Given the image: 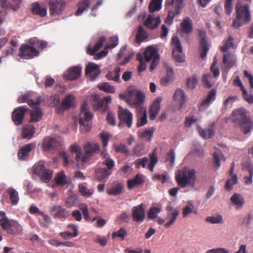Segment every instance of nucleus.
<instances>
[{"label": "nucleus", "instance_id": "1", "mask_svg": "<svg viewBox=\"0 0 253 253\" xmlns=\"http://www.w3.org/2000/svg\"><path fill=\"white\" fill-rule=\"evenodd\" d=\"M231 120L235 126L239 127L244 134L249 133L253 127V123L247 116L244 109L234 110L232 112Z\"/></svg>", "mask_w": 253, "mask_h": 253}, {"label": "nucleus", "instance_id": "2", "mask_svg": "<svg viewBox=\"0 0 253 253\" xmlns=\"http://www.w3.org/2000/svg\"><path fill=\"white\" fill-rule=\"evenodd\" d=\"M236 18L233 21L232 26L234 28H239L243 24H248L251 21V14L250 5L248 4H242L238 2L235 5Z\"/></svg>", "mask_w": 253, "mask_h": 253}, {"label": "nucleus", "instance_id": "3", "mask_svg": "<svg viewBox=\"0 0 253 253\" xmlns=\"http://www.w3.org/2000/svg\"><path fill=\"white\" fill-rule=\"evenodd\" d=\"M178 186L184 188L187 186L194 188L196 183L195 171L187 168H184L176 171L175 176Z\"/></svg>", "mask_w": 253, "mask_h": 253}, {"label": "nucleus", "instance_id": "4", "mask_svg": "<svg viewBox=\"0 0 253 253\" xmlns=\"http://www.w3.org/2000/svg\"><path fill=\"white\" fill-rule=\"evenodd\" d=\"M119 97L135 108H139L142 105L145 98L141 91L132 88H129L126 93L120 94Z\"/></svg>", "mask_w": 253, "mask_h": 253}, {"label": "nucleus", "instance_id": "5", "mask_svg": "<svg viewBox=\"0 0 253 253\" xmlns=\"http://www.w3.org/2000/svg\"><path fill=\"white\" fill-rule=\"evenodd\" d=\"M166 5L168 9L166 23L171 24L174 18L181 12L183 7V0H166Z\"/></svg>", "mask_w": 253, "mask_h": 253}, {"label": "nucleus", "instance_id": "6", "mask_svg": "<svg viewBox=\"0 0 253 253\" xmlns=\"http://www.w3.org/2000/svg\"><path fill=\"white\" fill-rule=\"evenodd\" d=\"M87 104L85 102L84 103L81 107L79 115V123L80 125V130L83 133L89 131L91 128L93 114L87 111Z\"/></svg>", "mask_w": 253, "mask_h": 253}, {"label": "nucleus", "instance_id": "7", "mask_svg": "<svg viewBox=\"0 0 253 253\" xmlns=\"http://www.w3.org/2000/svg\"><path fill=\"white\" fill-rule=\"evenodd\" d=\"M144 56L145 60L146 62L153 59L149 69L150 71H152L156 68L159 62L160 58L158 49L153 46H149L145 50Z\"/></svg>", "mask_w": 253, "mask_h": 253}, {"label": "nucleus", "instance_id": "8", "mask_svg": "<svg viewBox=\"0 0 253 253\" xmlns=\"http://www.w3.org/2000/svg\"><path fill=\"white\" fill-rule=\"evenodd\" d=\"M118 116L119 120V126L123 124L129 128L131 126L133 122V114L129 110L120 106L118 111Z\"/></svg>", "mask_w": 253, "mask_h": 253}, {"label": "nucleus", "instance_id": "9", "mask_svg": "<svg viewBox=\"0 0 253 253\" xmlns=\"http://www.w3.org/2000/svg\"><path fill=\"white\" fill-rule=\"evenodd\" d=\"M19 56L24 59H30L40 54L39 51L34 47L27 44H22L19 50Z\"/></svg>", "mask_w": 253, "mask_h": 253}, {"label": "nucleus", "instance_id": "10", "mask_svg": "<svg viewBox=\"0 0 253 253\" xmlns=\"http://www.w3.org/2000/svg\"><path fill=\"white\" fill-rule=\"evenodd\" d=\"M30 109L26 106H22L15 108L12 114V120L16 126L21 125L23 122L25 115Z\"/></svg>", "mask_w": 253, "mask_h": 253}, {"label": "nucleus", "instance_id": "11", "mask_svg": "<svg viewBox=\"0 0 253 253\" xmlns=\"http://www.w3.org/2000/svg\"><path fill=\"white\" fill-rule=\"evenodd\" d=\"M70 150L72 153L75 152L76 153L75 159L79 166H81L82 167L89 158V156L88 155H83L80 146L77 144L71 145L70 147Z\"/></svg>", "mask_w": 253, "mask_h": 253}, {"label": "nucleus", "instance_id": "12", "mask_svg": "<svg viewBox=\"0 0 253 253\" xmlns=\"http://www.w3.org/2000/svg\"><path fill=\"white\" fill-rule=\"evenodd\" d=\"M132 220L136 222H142L146 217L144 206L141 204L132 208Z\"/></svg>", "mask_w": 253, "mask_h": 253}, {"label": "nucleus", "instance_id": "13", "mask_svg": "<svg viewBox=\"0 0 253 253\" xmlns=\"http://www.w3.org/2000/svg\"><path fill=\"white\" fill-rule=\"evenodd\" d=\"M49 4L50 13L52 15H58L63 10L66 2L64 0H51Z\"/></svg>", "mask_w": 253, "mask_h": 253}, {"label": "nucleus", "instance_id": "14", "mask_svg": "<svg viewBox=\"0 0 253 253\" xmlns=\"http://www.w3.org/2000/svg\"><path fill=\"white\" fill-rule=\"evenodd\" d=\"M85 75L88 76L91 81L94 80L101 73V70L98 65L90 63L85 68Z\"/></svg>", "mask_w": 253, "mask_h": 253}, {"label": "nucleus", "instance_id": "15", "mask_svg": "<svg viewBox=\"0 0 253 253\" xmlns=\"http://www.w3.org/2000/svg\"><path fill=\"white\" fill-rule=\"evenodd\" d=\"M50 212L54 217L59 219H65L69 216V211L60 205L53 206Z\"/></svg>", "mask_w": 253, "mask_h": 253}, {"label": "nucleus", "instance_id": "16", "mask_svg": "<svg viewBox=\"0 0 253 253\" xmlns=\"http://www.w3.org/2000/svg\"><path fill=\"white\" fill-rule=\"evenodd\" d=\"M34 143H28L22 146L18 152L19 160L24 161L28 158L30 152L35 147Z\"/></svg>", "mask_w": 253, "mask_h": 253}, {"label": "nucleus", "instance_id": "17", "mask_svg": "<svg viewBox=\"0 0 253 253\" xmlns=\"http://www.w3.org/2000/svg\"><path fill=\"white\" fill-rule=\"evenodd\" d=\"M162 100V97L160 96L155 99L149 111L150 119L154 120L158 115L161 106L160 103Z\"/></svg>", "mask_w": 253, "mask_h": 253}, {"label": "nucleus", "instance_id": "18", "mask_svg": "<svg viewBox=\"0 0 253 253\" xmlns=\"http://www.w3.org/2000/svg\"><path fill=\"white\" fill-rule=\"evenodd\" d=\"M18 103L26 102L28 104L32 107L34 105H39L41 102V96H39L36 97V99L34 101L31 98V96L29 94L20 95L18 99Z\"/></svg>", "mask_w": 253, "mask_h": 253}, {"label": "nucleus", "instance_id": "19", "mask_svg": "<svg viewBox=\"0 0 253 253\" xmlns=\"http://www.w3.org/2000/svg\"><path fill=\"white\" fill-rule=\"evenodd\" d=\"M199 36L201 38V40L200 41V46L201 48V57L202 58L204 59L206 56L207 52L209 50L206 40V32L203 30H200Z\"/></svg>", "mask_w": 253, "mask_h": 253}, {"label": "nucleus", "instance_id": "20", "mask_svg": "<svg viewBox=\"0 0 253 253\" xmlns=\"http://www.w3.org/2000/svg\"><path fill=\"white\" fill-rule=\"evenodd\" d=\"M180 30L182 33L189 34L193 31L192 21L189 17L183 19L180 24Z\"/></svg>", "mask_w": 253, "mask_h": 253}, {"label": "nucleus", "instance_id": "21", "mask_svg": "<svg viewBox=\"0 0 253 253\" xmlns=\"http://www.w3.org/2000/svg\"><path fill=\"white\" fill-rule=\"evenodd\" d=\"M21 2V0H0V6L16 10L19 8Z\"/></svg>", "mask_w": 253, "mask_h": 253}, {"label": "nucleus", "instance_id": "22", "mask_svg": "<svg viewBox=\"0 0 253 253\" xmlns=\"http://www.w3.org/2000/svg\"><path fill=\"white\" fill-rule=\"evenodd\" d=\"M60 145L56 139L50 137H47L43 139L42 147L44 151H48L50 148L56 149Z\"/></svg>", "mask_w": 253, "mask_h": 253}, {"label": "nucleus", "instance_id": "23", "mask_svg": "<svg viewBox=\"0 0 253 253\" xmlns=\"http://www.w3.org/2000/svg\"><path fill=\"white\" fill-rule=\"evenodd\" d=\"M82 73V68L79 66H74L70 68L65 75L67 79L75 80L79 78Z\"/></svg>", "mask_w": 253, "mask_h": 253}, {"label": "nucleus", "instance_id": "24", "mask_svg": "<svg viewBox=\"0 0 253 253\" xmlns=\"http://www.w3.org/2000/svg\"><path fill=\"white\" fill-rule=\"evenodd\" d=\"M161 20L159 16L154 17V16L150 14L145 21L144 25L147 28L153 30L157 28L160 24Z\"/></svg>", "mask_w": 253, "mask_h": 253}, {"label": "nucleus", "instance_id": "25", "mask_svg": "<svg viewBox=\"0 0 253 253\" xmlns=\"http://www.w3.org/2000/svg\"><path fill=\"white\" fill-rule=\"evenodd\" d=\"M231 203L235 206L236 209L239 210L241 209L245 203V200L243 196L239 193H234L230 198Z\"/></svg>", "mask_w": 253, "mask_h": 253}, {"label": "nucleus", "instance_id": "26", "mask_svg": "<svg viewBox=\"0 0 253 253\" xmlns=\"http://www.w3.org/2000/svg\"><path fill=\"white\" fill-rule=\"evenodd\" d=\"M105 42L106 38L103 36L99 38L93 48H92L90 45H88L86 49L87 54L90 55H94V54L102 47Z\"/></svg>", "mask_w": 253, "mask_h": 253}, {"label": "nucleus", "instance_id": "27", "mask_svg": "<svg viewBox=\"0 0 253 253\" xmlns=\"http://www.w3.org/2000/svg\"><path fill=\"white\" fill-rule=\"evenodd\" d=\"M105 42L106 38L103 36L99 38L93 48H92L90 45H88L86 49L87 54L90 55H94V54L102 47Z\"/></svg>", "mask_w": 253, "mask_h": 253}, {"label": "nucleus", "instance_id": "28", "mask_svg": "<svg viewBox=\"0 0 253 253\" xmlns=\"http://www.w3.org/2000/svg\"><path fill=\"white\" fill-rule=\"evenodd\" d=\"M186 98V96L183 90L181 89H177L175 90L174 94L173 95V99L175 101L177 102V103L180 105L179 109H181L185 103Z\"/></svg>", "mask_w": 253, "mask_h": 253}, {"label": "nucleus", "instance_id": "29", "mask_svg": "<svg viewBox=\"0 0 253 253\" xmlns=\"http://www.w3.org/2000/svg\"><path fill=\"white\" fill-rule=\"evenodd\" d=\"M36 132L34 126L27 124L23 127L21 135L23 138L31 139Z\"/></svg>", "mask_w": 253, "mask_h": 253}, {"label": "nucleus", "instance_id": "30", "mask_svg": "<svg viewBox=\"0 0 253 253\" xmlns=\"http://www.w3.org/2000/svg\"><path fill=\"white\" fill-rule=\"evenodd\" d=\"M216 125L215 122H213L211 128L203 129L200 128L199 132L200 135L205 139H208L212 137L214 135V127Z\"/></svg>", "mask_w": 253, "mask_h": 253}, {"label": "nucleus", "instance_id": "31", "mask_svg": "<svg viewBox=\"0 0 253 253\" xmlns=\"http://www.w3.org/2000/svg\"><path fill=\"white\" fill-rule=\"evenodd\" d=\"M23 228L17 221H13L11 223L9 229L7 231L9 234L12 235H21L22 233Z\"/></svg>", "mask_w": 253, "mask_h": 253}, {"label": "nucleus", "instance_id": "32", "mask_svg": "<svg viewBox=\"0 0 253 253\" xmlns=\"http://www.w3.org/2000/svg\"><path fill=\"white\" fill-rule=\"evenodd\" d=\"M144 182V179L141 175L137 174L134 178L128 180V188L129 189H132L137 185L143 184Z\"/></svg>", "mask_w": 253, "mask_h": 253}, {"label": "nucleus", "instance_id": "33", "mask_svg": "<svg viewBox=\"0 0 253 253\" xmlns=\"http://www.w3.org/2000/svg\"><path fill=\"white\" fill-rule=\"evenodd\" d=\"M96 178L99 181H102L107 178L112 173L110 170L106 169V168H98L95 171Z\"/></svg>", "mask_w": 253, "mask_h": 253}, {"label": "nucleus", "instance_id": "34", "mask_svg": "<svg viewBox=\"0 0 253 253\" xmlns=\"http://www.w3.org/2000/svg\"><path fill=\"white\" fill-rule=\"evenodd\" d=\"M236 61V58L230 52H227L223 54V63L229 68H232Z\"/></svg>", "mask_w": 253, "mask_h": 253}, {"label": "nucleus", "instance_id": "35", "mask_svg": "<svg viewBox=\"0 0 253 253\" xmlns=\"http://www.w3.org/2000/svg\"><path fill=\"white\" fill-rule=\"evenodd\" d=\"M30 112V122H38L42 119V113L40 108H36L35 110H31Z\"/></svg>", "mask_w": 253, "mask_h": 253}, {"label": "nucleus", "instance_id": "36", "mask_svg": "<svg viewBox=\"0 0 253 253\" xmlns=\"http://www.w3.org/2000/svg\"><path fill=\"white\" fill-rule=\"evenodd\" d=\"M84 150L87 154H91L93 153L98 152L99 151V145L97 143L93 144L87 142L84 146Z\"/></svg>", "mask_w": 253, "mask_h": 253}, {"label": "nucleus", "instance_id": "37", "mask_svg": "<svg viewBox=\"0 0 253 253\" xmlns=\"http://www.w3.org/2000/svg\"><path fill=\"white\" fill-rule=\"evenodd\" d=\"M121 71L119 67H116L114 71L109 72L107 73L106 76L108 80L114 81L116 82H120V73Z\"/></svg>", "mask_w": 253, "mask_h": 253}, {"label": "nucleus", "instance_id": "38", "mask_svg": "<svg viewBox=\"0 0 253 253\" xmlns=\"http://www.w3.org/2000/svg\"><path fill=\"white\" fill-rule=\"evenodd\" d=\"M75 97L72 94L67 95L62 102V105L65 110H69L74 105Z\"/></svg>", "mask_w": 253, "mask_h": 253}, {"label": "nucleus", "instance_id": "39", "mask_svg": "<svg viewBox=\"0 0 253 253\" xmlns=\"http://www.w3.org/2000/svg\"><path fill=\"white\" fill-rule=\"evenodd\" d=\"M32 12L36 15H39L43 17L46 14V9L42 7L38 3H34L32 4Z\"/></svg>", "mask_w": 253, "mask_h": 253}, {"label": "nucleus", "instance_id": "40", "mask_svg": "<svg viewBox=\"0 0 253 253\" xmlns=\"http://www.w3.org/2000/svg\"><path fill=\"white\" fill-rule=\"evenodd\" d=\"M7 193L9 195V198L12 205H16L19 201L18 193L16 190L12 188L7 189Z\"/></svg>", "mask_w": 253, "mask_h": 253}, {"label": "nucleus", "instance_id": "41", "mask_svg": "<svg viewBox=\"0 0 253 253\" xmlns=\"http://www.w3.org/2000/svg\"><path fill=\"white\" fill-rule=\"evenodd\" d=\"M149 156L150 158V162L148 165V168L151 172H153L155 165L158 162V158L156 150H155L152 153L149 154Z\"/></svg>", "mask_w": 253, "mask_h": 253}, {"label": "nucleus", "instance_id": "42", "mask_svg": "<svg viewBox=\"0 0 253 253\" xmlns=\"http://www.w3.org/2000/svg\"><path fill=\"white\" fill-rule=\"evenodd\" d=\"M124 188V185L119 183L108 190L107 193L110 195H118L120 194Z\"/></svg>", "mask_w": 253, "mask_h": 253}, {"label": "nucleus", "instance_id": "43", "mask_svg": "<svg viewBox=\"0 0 253 253\" xmlns=\"http://www.w3.org/2000/svg\"><path fill=\"white\" fill-rule=\"evenodd\" d=\"M91 98L92 100V105L94 109L99 110L101 109L103 107L104 101L103 99H100L98 95H92Z\"/></svg>", "mask_w": 253, "mask_h": 253}, {"label": "nucleus", "instance_id": "44", "mask_svg": "<svg viewBox=\"0 0 253 253\" xmlns=\"http://www.w3.org/2000/svg\"><path fill=\"white\" fill-rule=\"evenodd\" d=\"M171 43L173 46L172 53L182 52V47L179 38L175 36L171 39Z\"/></svg>", "mask_w": 253, "mask_h": 253}, {"label": "nucleus", "instance_id": "45", "mask_svg": "<svg viewBox=\"0 0 253 253\" xmlns=\"http://www.w3.org/2000/svg\"><path fill=\"white\" fill-rule=\"evenodd\" d=\"M173 76L172 69L171 68H168L167 75L161 79V84L164 86L167 85L171 81Z\"/></svg>", "mask_w": 253, "mask_h": 253}, {"label": "nucleus", "instance_id": "46", "mask_svg": "<svg viewBox=\"0 0 253 253\" xmlns=\"http://www.w3.org/2000/svg\"><path fill=\"white\" fill-rule=\"evenodd\" d=\"M34 173L40 176L43 172L45 171L46 168L44 165V163L43 161H40L37 164H36L33 167Z\"/></svg>", "mask_w": 253, "mask_h": 253}, {"label": "nucleus", "instance_id": "47", "mask_svg": "<svg viewBox=\"0 0 253 253\" xmlns=\"http://www.w3.org/2000/svg\"><path fill=\"white\" fill-rule=\"evenodd\" d=\"M162 0H151L149 5V10L151 13L160 10L162 7Z\"/></svg>", "mask_w": 253, "mask_h": 253}, {"label": "nucleus", "instance_id": "48", "mask_svg": "<svg viewBox=\"0 0 253 253\" xmlns=\"http://www.w3.org/2000/svg\"><path fill=\"white\" fill-rule=\"evenodd\" d=\"M148 37V34L142 26L138 27L136 34V40L137 42H141L146 39Z\"/></svg>", "mask_w": 253, "mask_h": 253}, {"label": "nucleus", "instance_id": "49", "mask_svg": "<svg viewBox=\"0 0 253 253\" xmlns=\"http://www.w3.org/2000/svg\"><path fill=\"white\" fill-rule=\"evenodd\" d=\"M90 3V0H84L78 4V8L76 12V15L79 16L83 13L85 9L89 6Z\"/></svg>", "mask_w": 253, "mask_h": 253}, {"label": "nucleus", "instance_id": "50", "mask_svg": "<svg viewBox=\"0 0 253 253\" xmlns=\"http://www.w3.org/2000/svg\"><path fill=\"white\" fill-rule=\"evenodd\" d=\"M202 81L204 86L209 88L211 87L214 84L210 74H204L202 78Z\"/></svg>", "mask_w": 253, "mask_h": 253}, {"label": "nucleus", "instance_id": "51", "mask_svg": "<svg viewBox=\"0 0 253 253\" xmlns=\"http://www.w3.org/2000/svg\"><path fill=\"white\" fill-rule=\"evenodd\" d=\"M215 95L216 90L212 89L209 92L207 97L201 102V105L203 106L208 105L211 101L215 100Z\"/></svg>", "mask_w": 253, "mask_h": 253}, {"label": "nucleus", "instance_id": "52", "mask_svg": "<svg viewBox=\"0 0 253 253\" xmlns=\"http://www.w3.org/2000/svg\"><path fill=\"white\" fill-rule=\"evenodd\" d=\"M140 112L142 114V116L139 117L138 119L137 123V127L143 126L146 124L147 123V117L146 109L143 108H141L140 109Z\"/></svg>", "mask_w": 253, "mask_h": 253}, {"label": "nucleus", "instance_id": "53", "mask_svg": "<svg viewBox=\"0 0 253 253\" xmlns=\"http://www.w3.org/2000/svg\"><path fill=\"white\" fill-rule=\"evenodd\" d=\"M247 170L249 172V175L245 176L243 179L245 184L249 185L253 182V166L252 165H249L247 167Z\"/></svg>", "mask_w": 253, "mask_h": 253}, {"label": "nucleus", "instance_id": "54", "mask_svg": "<svg viewBox=\"0 0 253 253\" xmlns=\"http://www.w3.org/2000/svg\"><path fill=\"white\" fill-rule=\"evenodd\" d=\"M98 87L100 90L103 91L107 93H114L115 91V87L111 85L108 83L99 84Z\"/></svg>", "mask_w": 253, "mask_h": 253}, {"label": "nucleus", "instance_id": "55", "mask_svg": "<svg viewBox=\"0 0 253 253\" xmlns=\"http://www.w3.org/2000/svg\"><path fill=\"white\" fill-rule=\"evenodd\" d=\"M238 179L237 176L236 174H234L231 176L230 179H228L225 185V188L228 191L232 190L233 186L236 185L237 183Z\"/></svg>", "mask_w": 253, "mask_h": 253}, {"label": "nucleus", "instance_id": "56", "mask_svg": "<svg viewBox=\"0 0 253 253\" xmlns=\"http://www.w3.org/2000/svg\"><path fill=\"white\" fill-rule=\"evenodd\" d=\"M234 39L232 36H229L227 40L223 42V44L221 47L220 50L221 52H225L230 48L234 45Z\"/></svg>", "mask_w": 253, "mask_h": 253}, {"label": "nucleus", "instance_id": "57", "mask_svg": "<svg viewBox=\"0 0 253 253\" xmlns=\"http://www.w3.org/2000/svg\"><path fill=\"white\" fill-rule=\"evenodd\" d=\"M55 181L58 185L61 186H64L68 183V181L66 179V175L62 171L57 174L55 178Z\"/></svg>", "mask_w": 253, "mask_h": 253}, {"label": "nucleus", "instance_id": "58", "mask_svg": "<svg viewBox=\"0 0 253 253\" xmlns=\"http://www.w3.org/2000/svg\"><path fill=\"white\" fill-rule=\"evenodd\" d=\"M154 131V130L153 128L146 129L139 134V136L142 139L145 140V141H150L153 136Z\"/></svg>", "mask_w": 253, "mask_h": 253}, {"label": "nucleus", "instance_id": "59", "mask_svg": "<svg viewBox=\"0 0 253 253\" xmlns=\"http://www.w3.org/2000/svg\"><path fill=\"white\" fill-rule=\"evenodd\" d=\"M179 213V211L177 209H175L172 213L170 214V220L164 224V226L166 228H168L172 224H174L175 222V220L178 216Z\"/></svg>", "mask_w": 253, "mask_h": 253}, {"label": "nucleus", "instance_id": "60", "mask_svg": "<svg viewBox=\"0 0 253 253\" xmlns=\"http://www.w3.org/2000/svg\"><path fill=\"white\" fill-rule=\"evenodd\" d=\"M213 160L215 165L217 168L220 167V161H225L223 154L220 151H216L213 154Z\"/></svg>", "mask_w": 253, "mask_h": 253}, {"label": "nucleus", "instance_id": "61", "mask_svg": "<svg viewBox=\"0 0 253 253\" xmlns=\"http://www.w3.org/2000/svg\"><path fill=\"white\" fill-rule=\"evenodd\" d=\"M113 147L115 152L117 153H120L126 155H127L129 153L128 148L124 144H115Z\"/></svg>", "mask_w": 253, "mask_h": 253}, {"label": "nucleus", "instance_id": "62", "mask_svg": "<svg viewBox=\"0 0 253 253\" xmlns=\"http://www.w3.org/2000/svg\"><path fill=\"white\" fill-rule=\"evenodd\" d=\"M161 207H151L147 214L148 217L150 219H154L157 217L158 214L161 212Z\"/></svg>", "mask_w": 253, "mask_h": 253}, {"label": "nucleus", "instance_id": "63", "mask_svg": "<svg viewBox=\"0 0 253 253\" xmlns=\"http://www.w3.org/2000/svg\"><path fill=\"white\" fill-rule=\"evenodd\" d=\"M53 172L51 170L46 169L45 171L43 172L40 176L42 181L48 183L52 178Z\"/></svg>", "mask_w": 253, "mask_h": 253}, {"label": "nucleus", "instance_id": "64", "mask_svg": "<svg viewBox=\"0 0 253 253\" xmlns=\"http://www.w3.org/2000/svg\"><path fill=\"white\" fill-rule=\"evenodd\" d=\"M79 190L81 194L84 197H89L93 193L92 189H87L85 186L81 184L79 185Z\"/></svg>", "mask_w": 253, "mask_h": 253}]
</instances>
